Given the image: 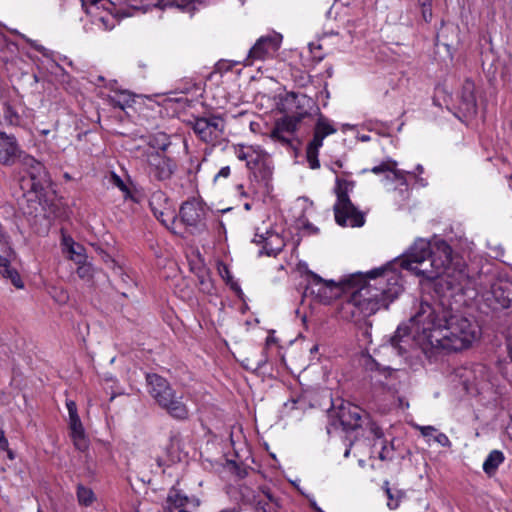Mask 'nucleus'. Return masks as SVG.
<instances>
[{
    "label": "nucleus",
    "mask_w": 512,
    "mask_h": 512,
    "mask_svg": "<svg viewBox=\"0 0 512 512\" xmlns=\"http://www.w3.org/2000/svg\"><path fill=\"white\" fill-rule=\"evenodd\" d=\"M354 182L345 179H336L335 194L337 201L334 204V214L340 226L361 227L365 217L351 202L349 192L353 190Z\"/></svg>",
    "instance_id": "obj_5"
},
{
    "label": "nucleus",
    "mask_w": 512,
    "mask_h": 512,
    "mask_svg": "<svg viewBox=\"0 0 512 512\" xmlns=\"http://www.w3.org/2000/svg\"><path fill=\"white\" fill-rule=\"evenodd\" d=\"M507 341H508L509 355H510V358L512 360V325H511V327L509 329V335H508Z\"/></svg>",
    "instance_id": "obj_41"
},
{
    "label": "nucleus",
    "mask_w": 512,
    "mask_h": 512,
    "mask_svg": "<svg viewBox=\"0 0 512 512\" xmlns=\"http://www.w3.org/2000/svg\"><path fill=\"white\" fill-rule=\"evenodd\" d=\"M391 343H392V346L395 348L398 346V341H397L396 337L392 338Z\"/></svg>",
    "instance_id": "obj_49"
},
{
    "label": "nucleus",
    "mask_w": 512,
    "mask_h": 512,
    "mask_svg": "<svg viewBox=\"0 0 512 512\" xmlns=\"http://www.w3.org/2000/svg\"><path fill=\"white\" fill-rule=\"evenodd\" d=\"M220 512H237V511L235 509L231 508V509L222 510Z\"/></svg>",
    "instance_id": "obj_50"
},
{
    "label": "nucleus",
    "mask_w": 512,
    "mask_h": 512,
    "mask_svg": "<svg viewBox=\"0 0 512 512\" xmlns=\"http://www.w3.org/2000/svg\"><path fill=\"white\" fill-rule=\"evenodd\" d=\"M316 350H317V347L315 346V347L312 349V351H313V352H316Z\"/></svg>",
    "instance_id": "obj_59"
},
{
    "label": "nucleus",
    "mask_w": 512,
    "mask_h": 512,
    "mask_svg": "<svg viewBox=\"0 0 512 512\" xmlns=\"http://www.w3.org/2000/svg\"><path fill=\"white\" fill-rule=\"evenodd\" d=\"M163 197V195L161 193L159 194H156V195H153L151 201H150V207L153 211V214L154 216L159 219L161 221L162 224H164L165 226H167V219L165 218V216H168V213L164 210H159L157 209L154 205H155V200L156 199H161Z\"/></svg>",
    "instance_id": "obj_30"
},
{
    "label": "nucleus",
    "mask_w": 512,
    "mask_h": 512,
    "mask_svg": "<svg viewBox=\"0 0 512 512\" xmlns=\"http://www.w3.org/2000/svg\"><path fill=\"white\" fill-rule=\"evenodd\" d=\"M166 147L167 145L163 144L160 148L161 151L146 152V171L152 180L169 181L177 170L176 161L164 153Z\"/></svg>",
    "instance_id": "obj_7"
},
{
    "label": "nucleus",
    "mask_w": 512,
    "mask_h": 512,
    "mask_svg": "<svg viewBox=\"0 0 512 512\" xmlns=\"http://www.w3.org/2000/svg\"><path fill=\"white\" fill-rule=\"evenodd\" d=\"M194 500H191L185 494H183L180 490L172 488L166 498L165 511L166 512H174L177 510L187 509V507L192 504ZM195 505L198 506V500H195Z\"/></svg>",
    "instance_id": "obj_18"
},
{
    "label": "nucleus",
    "mask_w": 512,
    "mask_h": 512,
    "mask_svg": "<svg viewBox=\"0 0 512 512\" xmlns=\"http://www.w3.org/2000/svg\"><path fill=\"white\" fill-rule=\"evenodd\" d=\"M282 37L279 34L260 37L250 48L247 58L244 60L245 66L253 65L254 61H263L277 52L280 47Z\"/></svg>",
    "instance_id": "obj_10"
},
{
    "label": "nucleus",
    "mask_w": 512,
    "mask_h": 512,
    "mask_svg": "<svg viewBox=\"0 0 512 512\" xmlns=\"http://www.w3.org/2000/svg\"><path fill=\"white\" fill-rule=\"evenodd\" d=\"M236 190L242 197H247V193L245 192L244 186L242 184L237 185Z\"/></svg>",
    "instance_id": "obj_43"
},
{
    "label": "nucleus",
    "mask_w": 512,
    "mask_h": 512,
    "mask_svg": "<svg viewBox=\"0 0 512 512\" xmlns=\"http://www.w3.org/2000/svg\"><path fill=\"white\" fill-rule=\"evenodd\" d=\"M272 138L282 142V143H285V144H289L291 139H290V135L286 134V133H280L278 135H273V133L271 134Z\"/></svg>",
    "instance_id": "obj_40"
},
{
    "label": "nucleus",
    "mask_w": 512,
    "mask_h": 512,
    "mask_svg": "<svg viewBox=\"0 0 512 512\" xmlns=\"http://www.w3.org/2000/svg\"><path fill=\"white\" fill-rule=\"evenodd\" d=\"M349 453H350V449H347V450L345 451V453H344V456H345V457H348V456H349Z\"/></svg>",
    "instance_id": "obj_53"
},
{
    "label": "nucleus",
    "mask_w": 512,
    "mask_h": 512,
    "mask_svg": "<svg viewBox=\"0 0 512 512\" xmlns=\"http://www.w3.org/2000/svg\"><path fill=\"white\" fill-rule=\"evenodd\" d=\"M22 161L29 170L30 177L33 181L32 188L36 190L41 186L42 181L46 178L45 167L29 155H24Z\"/></svg>",
    "instance_id": "obj_19"
},
{
    "label": "nucleus",
    "mask_w": 512,
    "mask_h": 512,
    "mask_svg": "<svg viewBox=\"0 0 512 512\" xmlns=\"http://www.w3.org/2000/svg\"><path fill=\"white\" fill-rule=\"evenodd\" d=\"M335 414L345 431L362 427L364 419L367 418V414L360 407L349 402L341 404Z\"/></svg>",
    "instance_id": "obj_13"
},
{
    "label": "nucleus",
    "mask_w": 512,
    "mask_h": 512,
    "mask_svg": "<svg viewBox=\"0 0 512 512\" xmlns=\"http://www.w3.org/2000/svg\"><path fill=\"white\" fill-rule=\"evenodd\" d=\"M263 240H264V238L262 235H258V234L255 235L254 242L261 243Z\"/></svg>",
    "instance_id": "obj_46"
},
{
    "label": "nucleus",
    "mask_w": 512,
    "mask_h": 512,
    "mask_svg": "<svg viewBox=\"0 0 512 512\" xmlns=\"http://www.w3.org/2000/svg\"><path fill=\"white\" fill-rule=\"evenodd\" d=\"M133 102L134 99L132 95L126 91L117 92L110 97V103L121 110L130 107Z\"/></svg>",
    "instance_id": "obj_24"
},
{
    "label": "nucleus",
    "mask_w": 512,
    "mask_h": 512,
    "mask_svg": "<svg viewBox=\"0 0 512 512\" xmlns=\"http://www.w3.org/2000/svg\"><path fill=\"white\" fill-rule=\"evenodd\" d=\"M316 350H317V347L315 346V347L312 349V351H313V352H316Z\"/></svg>",
    "instance_id": "obj_58"
},
{
    "label": "nucleus",
    "mask_w": 512,
    "mask_h": 512,
    "mask_svg": "<svg viewBox=\"0 0 512 512\" xmlns=\"http://www.w3.org/2000/svg\"><path fill=\"white\" fill-rule=\"evenodd\" d=\"M386 494L389 499L388 504H387L388 507L390 509H396L399 505V502H398V500H394L393 495L391 493V489L389 487H386Z\"/></svg>",
    "instance_id": "obj_37"
},
{
    "label": "nucleus",
    "mask_w": 512,
    "mask_h": 512,
    "mask_svg": "<svg viewBox=\"0 0 512 512\" xmlns=\"http://www.w3.org/2000/svg\"><path fill=\"white\" fill-rule=\"evenodd\" d=\"M109 183H111L113 186L119 188L125 197L130 196L131 192L129 187L125 184V182L121 179L119 175H117L114 172H111L109 176Z\"/></svg>",
    "instance_id": "obj_29"
},
{
    "label": "nucleus",
    "mask_w": 512,
    "mask_h": 512,
    "mask_svg": "<svg viewBox=\"0 0 512 512\" xmlns=\"http://www.w3.org/2000/svg\"><path fill=\"white\" fill-rule=\"evenodd\" d=\"M463 105L464 110L468 113L475 111L476 100L473 94V85L469 82H467L464 86Z\"/></svg>",
    "instance_id": "obj_25"
},
{
    "label": "nucleus",
    "mask_w": 512,
    "mask_h": 512,
    "mask_svg": "<svg viewBox=\"0 0 512 512\" xmlns=\"http://www.w3.org/2000/svg\"><path fill=\"white\" fill-rule=\"evenodd\" d=\"M244 208H245L246 210H250V209H251V205H250L249 203H245V204H244Z\"/></svg>",
    "instance_id": "obj_52"
},
{
    "label": "nucleus",
    "mask_w": 512,
    "mask_h": 512,
    "mask_svg": "<svg viewBox=\"0 0 512 512\" xmlns=\"http://www.w3.org/2000/svg\"><path fill=\"white\" fill-rule=\"evenodd\" d=\"M235 156L246 162L257 181L268 182L273 174V162L268 153L259 146L238 144L233 147Z\"/></svg>",
    "instance_id": "obj_6"
},
{
    "label": "nucleus",
    "mask_w": 512,
    "mask_h": 512,
    "mask_svg": "<svg viewBox=\"0 0 512 512\" xmlns=\"http://www.w3.org/2000/svg\"><path fill=\"white\" fill-rule=\"evenodd\" d=\"M416 428L421 432L422 436H424V437L432 436L433 433L436 432V428L433 426L417 425Z\"/></svg>",
    "instance_id": "obj_35"
},
{
    "label": "nucleus",
    "mask_w": 512,
    "mask_h": 512,
    "mask_svg": "<svg viewBox=\"0 0 512 512\" xmlns=\"http://www.w3.org/2000/svg\"><path fill=\"white\" fill-rule=\"evenodd\" d=\"M66 407H67L69 416L78 414L76 403L73 400H67Z\"/></svg>",
    "instance_id": "obj_38"
},
{
    "label": "nucleus",
    "mask_w": 512,
    "mask_h": 512,
    "mask_svg": "<svg viewBox=\"0 0 512 512\" xmlns=\"http://www.w3.org/2000/svg\"><path fill=\"white\" fill-rule=\"evenodd\" d=\"M77 499L80 505L90 506L95 501V494L90 488L78 485Z\"/></svg>",
    "instance_id": "obj_26"
},
{
    "label": "nucleus",
    "mask_w": 512,
    "mask_h": 512,
    "mask_svg": "<svg viewBox=\"0 0 512 512\" xmlns=\"http://www.w3.org/2000/svg\"><path fill=\"white\" fill-rule=\"evenodd\" d=\"M501 284L500 283H494L492 284L491 286V292L495 295V297H497V292L498 290H501Z\"/></svg>",
    "instance_id": "obj_42"
},
{
    "label": "nucleus",
    "mask_w": 512,
    "mask_h": 512,
    "mask_svg": "<svg viewBox=\"0 0 512 512\" xmlns=\"http://www.w3.org/2000/svg\"><path fill=\"white\" fill-rule=\"evenodd\" d=\"M9 442L5 436L4 430L0 429V449L8 450Z\"/></svg>",
    "instance_id": "obj_39"
},
{
    "label": "nucleus",
    "mask_w": 512,
    "mask_h": 512,
    "mask_svg": "<svg viewBox=\"0 0 512 512\" xmlns=\"http://www.w3.org/2000/svg\"><path fill=\"white\" fill-rule=\"evenodd\" d=\"M401 266L426 280L439 279L448 288L461 284L464 273L453 263L451 246L444 240H437L433 245L425 239H418L410 247Z\"/></svg>",
    "instance_id": "obj_3"
},
{
    "label": "nucleus",
    "mask_w": 512,
    "mask_h": 512,
    "mask_svg": "<svg viewBox=\"0 0 512 512\" xmlns=\"http://www.w3.org/2000/svg\"><path fill=\"white\" fill-rule=\"evenodd\" d=\"M149 393L157 404L167 413L178 420L188 418L189 410L182 401V396L177 395L169 382L160 375L148 374L146 377Z\"/></svg>",
    "instance_id": "obj_4"
},
{
    "label": "nucleus",
    "mask_w": 512,
    "mask_h": 512,
    "mask_svg": "<svg viewBox=\"0 0 512 512\" xmlns=\"http://www.w3.org/2000/svg\"><path fill=\"white\" fill-rule=\"evenodd\" d=\"M6 453H7V457L10 459V460H14L15 459V454L14 452L8 447V450H5Z\"/></svg>",
    "instance_id": "obj_45"
},
{
    "label": "nucleus",
    "mask_w": 512,
    "mask_h": 512,
    "mask_svg": "<svg viewBox=\"0 0 512 512\" xmlns=\"http://www.w3.org/2000/svg\"><path fill=\"white\" fill-rule=\"evenodd\" d=\"M49 133V130H43L42 134L47 135Z\"/></svg>",
    "instance_id": "obj_54"
},
{
    "label": "nucleus",
    "mask_w": 512,
    "mask_h": 512,
    "mask_svg": "<svg viewBox=\"0 0 512 512\" xmlns=\"http://www.w3.org/2000/svg\"><path fill=\"white\" fill-rule=\"evenodd\" d=\"M63 247L69 253V258L76 264L86 260L85 249L82 245L77 244L71 237H63Z\"/></svg>",
    "instance_id": "obj_21"
},
{
    "label": "nucleus",
    "mask_w": 512,
    "mask_h": 512,
    "mask_svg": "<svg viewBox=\"0 0 512 512\" xmlns=\"http://www.w3.org/2000/svg\"><path fill=\"white\" fill-rule=\"evenodd\" d=\"M397 166L398 163L389 158L371 168L370 171L376 175L383 174L384 178H389V175H392L393 179L397 180L400 186L407 187L406 175L408 172L398 169Z\"/></svg>",
    "instance_id": "obj_16"
},
{
    "label": "nucleus",
    "mask_w": 512,
    "mask_h": 512,
    "mask_svg": "<svg viewBox=\"0 0 512 512\" xmlns=\"http://www.w3.org/2000/svg\"><path fill=\"white\" fill-rule=\"evenodd\" d=\"M64 177H65L66 179H70V176H69V174H67V173L64 175Z\"/></svg>",
    "instance_id": "obj_56"
},
{
    "label": "nucleus",
    "mask_w": 512,
    "mask_h": 512,
    "mask_svg": "<svg viewBox=\"0 0 512 512\" xmlns=\"http://www.w3.org/2000/svg\"><path fill=\"white\" fill-rule=\"evenodd\" d=\"M18 255L11 246H6L0 254V274L17 289L24 288V283L12 265L17 261Z\"/></svg>",
    "instance_id": "obj_14"
},
{
    "label": "nucleus",
    "mask_w": 512,
    "mask_h": 512,
    "mask_svg": "<svg viewBox=\"0 0 512 512\" xmlns=\"http://www.w3.org/2000/svg\"><path fill=\"white\" fill-rule=\"evenodd\" d=\"M364 420L367 421L366 425L370 433H372L378 439L383 437L382 429L375 422L369 420L368 417Z\"/></svg>",
    "instance_id": "obj_32"
},
{
    "label": "nucleus",
    "mask_w": 512,
    "mask_h": 512,
    "mask_svg": "<svg viewBox=\"0 0 512 512\" xmlns=\"http://www.w3.org/2000/svg\"><path fill=\"white\" fill-rule=\"evenodd\" d=\"M416 169L419 173L423 172V167L421 165H418Z\"/></svg>",
    "instance_id": "obj_51"
},
{
    "label": "nucleus",
    "mask_w": 512,
    "mask_h": 512,
    "mask_svg": "<svg viewBox=\"0 0 512 512\" xmlns=\"http://www.w3.org/2000/svg\"><path fill=\"white\" fill-rule=\"evenodd\" d=\"M298 123L299 119L294 117H286L277 123L275 129L273 130V135H278L280 133L292 135L297 130Z\"/></svg>",
    "instance_id": "obj_23"
},
{
    "label": "nucleus",
    "mask_w": 512,
    "mask_h": 512,
    "mask_svg": "<svg viewBox=\"0 0 512 512\" xmlns=\"http://www.w3.org/2000/svg\"><path fill=\"white\" fill-rule=\"evenodd\" d=\"M225 122L222 117L212 115L195 119L193 130L205 143L216 142L224 132Z\"/></svg>",
    "instance_id": "obj_11"
},
{
    "label": "nucleus",
    "mask_w": 512,
    "mask_h": 512,
    "mask_svg": "<svg viewBox=\"0 0 512 512\" xmlns=\"http://www.w3.org/2000/svg\"><path fill=\"white\" fill-rule=\"evenodd\" d=\"M368 139H369V137H368V136H363V137H362V140H363V141H367Z\"/></svg>",
    "instance_id": "obj_55"
},
{
    "label": "nucleus",
    "mask_w": 512,
    "mask_h": 512,
    "mask_svg": "<svg viewBox=\"0 0 512 512\" xmlns=\"http://www.w3.org/2000/svg\"><path fill=\"white\" fill-rule=\"evenodd\" d=\"M22 150L14 135L0 132V163L13 165L22 156Z\"/></svg>",
    "instance_id": "obj_15"
},
{
    "label": "nucleus",
    "mask_w": 512,
    "mask_h": 512,
    "mask_svg": "<svg viewBox=\"0 0 512 512\" xmlns=\"http://www.w3.org/2000/svg\"><path fill=\"white\" fill-rule=\"evenodd\" d=\"M179 214L182 222L188 226H196L204 218L203 208L195 201L184 202Z\"/></svg>",
    "instance_id": "obj_17"
},
{
    "label": "nucleus",
    "mask_w": 512,
    "mask_h": 512,
    "mask_svg": "<svg viewBox=\"0 0 512 512\" xmlns=\"http://www.w3.org/2000/svg\"><path fill=\"white\" fill-rule=\"evenodd\" d=\"M434 440H435V442H437L438 444H440L443 447H449L451 445V441L449 440L447 435L444 433H438L434 437Z\"/></svg>",
    "instance_id": "obj_34"
},
{
    "label": "nucleus",
    "mask_w": 512,
    "mask_h": 512,
    "mask_svg": "<svg viewBox=\"0 0 512 512\" xmlns=\"http://www.w3.org/2000/svg\"><path fill=\"white\" fill-rule=\"evenodd\" d=\"M33 47L39 51V52H43L44 51V47L40 46V45H33Z\"/></svg>",
    "instance_id": "obj_47"
},
{
    "label": "nucleus",
    "mask_w": 512,
    "mask_h": 512,
    "mask_svg": "<svg viewBox=\"0 0 512 512\" xmlns=\"http://www.w3.org/2000/svg\"><path fill=\"white\" fill-rule=\"evenodd\" d=\"M386 181H390V182H396L398 185H399V182L395 179H393L392 175H389V178H384Z\"/></svg>",
    "instance_id": "obj_48"
},
{
    "label": "nucleus",
    "mask_w": 512,
    "mask_h": 512,
    "mask_svg": "<svg viewBox=\"0 0 512 512\" xmlns=\"http://www.w3.org/2000/svg\"><path fill=\"white\" fill-rule=\"evenodd\" d=\"M308 284L306 291L315 296V298L322 303H330L333 299L340 296L342 287L334 281H326L319 275L308 272Z\"/></svg>",
    "instance_id": "obj_8"
},
{
    "label": "nucleus",
    "mask_w": 512,
    "mask_h": 512,
    "mask_svg": "<svg viewBox=\"0 0 512 512\" xmlns=\"http://www.w3.org/2000/svg\"><path fill=\"white\" fill-rule=\"evenodd\" d=\"M70 437L73 441L75 448L79 451H86L89 447V439L86 436L82 422H75L69 424Z\"/></svg>",
    "instance_id": "obj_20"
},
{
    "label": "nucleus",
    "mask_w": 512,
    "mask_h": 512,
    "mask_svg": "<svg viewBox=\"0 0 512 512\" xmlns=\"http://www.w3.org/2000/svg\"><path fill=\"white\" fill-rule=\"evenodd\" d=\"M231 169L229 166L222 167L220 171L215 175L214 182L216 183L220 178H228L230 176Z\"/></svg>",
    "instance_id": "obj_36"
},
{
    "label": "nucleus",
    "mask_w": 512,
    "mask_h": 512,
    "mask_svg": "<svg viewBox=\"0 0 512 512\" xmlns=\"http://www.w3.org/2000/svg\"><path fill=\"white\" fill-rule=\"evenodd\" d=\"M510 180H511L510 186L512 187V176L510 177Z\"/></svg>",
    "instance_id": "obj_60"
},
{
    "label": "nucleus",
    "mask_w": 512,
    "mask_h": 512,
    "mask_svg": "<svg viewBox=\"0 0 512 512\" xmlns=\"http://www.w3.org/2000/svg\"><path fill=\"white\" fill-rule=\"evenodd\" d=\"M355 280L360 286L351 291L343 306L355 321L387 309L403 290L400 276L386 268L374 269L365 278L357 276Z\"/></svg>",
    "instance_id": "obj_2"
},
{
    "label": "nucleus",
    "mask_w": 512,
    "mask_h": 512,
    "mask_svg": "<svg viewBox=\"0 0 512 512\" xmlns=\"http://www.w3.org/2000/svg\"><path fill=\"white\" fill-rule=\"evenodd\" d=\"M393 451H394V444H393V442H391L390 445L384 444L382 446V449H381L380 453H379V458L382 461L392 460V458H393Z\"/></svg>",
    "instance_id": "obj_31"
},
{
    "label": "nucleus",
    "mask_w": 512,
    "mask_h": 512,
    "mask_svg": "<svg viewBox=\"0 0 512 512\" xmlns=\"http://www.w3.org/2000/svg\"><path fill=\"white\" fill-rule=\"evenodd\" d=\"M336 128L324 117H320L314 128L313 139L309 142L306 149V157L311 169H318L320 162L318 160L319 149L323 145V140L328 135L334 134Z\"/></svg>",
    "instance_id": "obj_9"
},
{
    "label": "nucleus",
    "mask_w": 512,
    "mask_h": 512,
    "mask_svg": "<svg viewBox=\"0 0 512 512\" xmlns=\"http://www.w3.org/2000/svg\"><path fill=\"white\" fill-rule=\"evenodd\" d=\"M80 417L78 414H75V415H72V416H69V424L70 423H75V422H80Z\"/></svg>",
    "instance_id": "obj_44"
},
{
    "label": "nucleus",
    "mask_w": 512,
    "mask_h": 512,
    "mask_svg": "<svg viewBox=\"0 0 512 512\" xmlns=\"http://www.w3.org/2000/svg\"><path fill=\"white\" fill-rule=\"evenodd\" d=\"M309 49L316 62H320L324 58V55L320 53L321 45L311 43Z\"/></svg>",
    "instance_id": "obj_33"
},
{
    "label": "nucleus",
    "mask_w": 512,
    "mask_h": 512,
    "mask_svg": "<svg viewBox=\"0 0 512 512\" xmlns=\"http://www.w3.org/2000/svg\"><path fill=\"white\" fill-rule=\"evenodd\" d=\"M411 324L414 338L424 349L462 351L480 336L479 327L470 319L460 315L440 319L428 303L421 304L419 311L411 318Z\"/></svg>",
    "instance_id": "obj_1"
},
{
    "label": "nucleus",
    "mask_w": 512,
    "mask_h": 512,
    "mask_svg": "<svg viewBox=\"0 0 512 512\" xmlns=\"http://www.w3.org/2000/svg\"><path fill=\"white\" fill-rule=\"evenodd\" d=\"M3 118L9 126H18L21 120L18 112L8 103H5L3 106Z\"/></svg>",
    "instance_id": "obj_27"
},
{
    "label": "nucleus",
    "mask_w": 512,
    "mask_h": 512,
    "mask_svg": "<svg viewBox=\"0 0 512 512\" xmlns=\"http://www.w3.org/2000/svg\"><path fill=\"white\" fill-rule=\"evenodd\" d=\"M243 501L254 505L255 512H274L278 507L277 499L268 488H261L257 493L243 486L240 489Z\"/></svg>",
    "instance_id": "obj_12"
},
{
    "label": "nucleus",
    "mask_w": 512,
    "mask_h": 512,
    "mask_svg": "<svg viewBox=\"0 0 512 512\" xmlns=\"http://www.w3.org/2000/svg\"><path fill=\"white\" fill-rule=\"evenodd\" d=\"M76 272L81 279L89 281L93 278L94 267L84 260L82 263L78 264Z\"/></svg>",
    "instance_id": "obj_28"
},
{
    "label": "nucleus",
    "mask_w": 512,
    "mask_h": 512,
    "mask_svg": "<svg viewBox=\"0 0 512 512\" xmlns=\"http://www.w3.org/2000/svg\"><path fill=\"white\" fill-rule=\"evenodd\" d=\"M505 456L500 450H492L483 463V471L489 476L495 475L498 467L504 462Z\"/></svg>",
    "instance_id": "obj_22"
},
{
    "label": "nucleus",
    "mask_w": 512,
    "mask_h": 512,
    "mask_svg": "<svg viewBox=\"0 0 512 512\" xmlns=\"http://www.w3.org/2000/svg\"><path fill=\"white\" fill-rule=\"evenodd\" d=\"M336 164L339 166V167H342V164L340 162H336Z\"/></svg>",
    "instance_id": "obj_57"
}]
</instances>
